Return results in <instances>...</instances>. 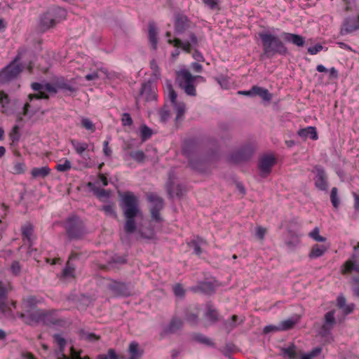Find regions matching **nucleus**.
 <instances>
[{
  "instance_id": "052dcab7",
  "label": "nucleus",
  "mask_w": 359,
  "mask_h": 359,
  "mask_svg": "<svg viewBox=\"0 0 359 359\" xmlns=\"http://www.w3.org/2000/svg\"><path fill=\"white\" fill-rule=\"evenodd\" d=\"M81 126L88 130L94 132L95 126L88 118H83L81 119Z\"/></svg>"
},
{
  "instance_id": "774afa93",
  "label": "nucleus",
  "mask_w": 359,
  "mask_h": 359,
  "mask_svg": "<svg viewBox=\"0 0 359 359\" xmlns=\"http://www.w3.org/2000/svg\"><path fill=\"white\" fill-rule=\"evenodd\" d=\"M173 292L176 297H183L185 294V290L181 284H176L173 287Z\"/></svg>"
},
{
  "instance_id": "9b49d317",
  "label": "nucleus",
  "mask_w": 359,
  "mask_h": 359,
  "mask_svg": "<svg viewBox=\"0 0 359 359\" xmlns=\"http://www.w3.org/2000/svg\"><path fill=\"white\" fill-rule=\"evenodd\" d=\"M108 288L117 297H129L133 291V285L130 283L116 280H112Z\"/></svg>"
},
{
  "instance_id": "412c9836",
  "label": "nucleus",
  "mask_w": 359,
  "mask_h": 359,
  "mask_svg": "<svg viewBox=\"0 0 359 359\" xmlns=\"http://www.w3.org/2000/svg\"><path fill=\"white\" fill-rule=\"evenodd\" d=\"M53 337L54 341L58 345V349L55 351L56 359H65L67 357L65 354V348L67 344L66 339L60 334H55Z\"/></svg>"
},
{
  "instance_id": "f8f14e48",
  "label": "nucleus",
  "mask_w": 359,
  "mask_h": 359,
  "mask_svg": "<svg viewBox=\"0 0 359 359\" xmlns=\"http://www.w3.org/2000/svg\"><path fill=\"white\" fill-rule=\"evenodd\" d=\"M19 65H9L0 71V84H5L14 79L22 72Z\"/></svg>"
},
{
  "instance_id": "864d4df0",
  "label": "nucleus",
  "mask_w": 359,
  "mask_h": 359,
  "mask_svg": "<svg viewBox=\"0 0 359 359\" xmlns=\"http://www.w3.org/2000/svg\"><path fill=\"white\" fill-rule=\"evenodd\" d=\"M185 320L188 323L191 325L195 326L198 325V316L197 314L194 313H186Z\"/></svg>"
},
{
  "instance_id": "f03ea898",
  "label": "nucleus",
  "mask_w": 359,
  "mask_h": 359,
  "mask_svg": "<svg viewBox=\"0 0 359 359\" xmlns=\"http://www.w3.org/2000/svg\"><path fill=\"white\" fill-rule=\"evenodd\" d=\"M259 37L263 50L261 55L262 59L271 58L276 55L285 56L289 53L287 48L278 36L263 32L259 33Z\"/></svg>"
},
{
  "instance_id": "680f3d73",
  "label": "nucleus",
  "mask_w": 359,
  "mask_h": 359,
  "mask_svg": "<svg viewBox=\"0 0 359 359\" xmlns=\"http://www.w3.org/2000/svg\"><path fill=\"white\" fill-rule=\"evenodd\" d=\"M22 266L18 261H13L11 266V271L15 276L20 275Z\"/></svg>"
},
{
  "instance_id": "393cba45",
  "label": "nucleus",
  "mask_w": 359,
  "mask_h": 359,
  "mask_svg": "<svg viewBox=\"0 0 359 359\" xmlns=\"http://www.w3.org/2000/svg\"><path fill=\"white\" fill-rule=\"evenodd\" d=\"M297 135L303 139H306L308 137L312 140H317L318 139L317 130L314 126H308L306 128L299 129L297 131Z\"/></svg>"
},
{
  "instance_id": "6e6d98bb",
  "label": "nucleus",
  "mask_w": 359,
  "mask_h": 359,
  "mask_svg": "<svg viewBox=\"0 0 359 359\" xmlns=\"http://www.w3.org/2000/svg\"><path fill=\"white\" fill-rule=\"evenodd\" d=\"M8 297V290L5 285L0 282V305L6 304Z\"/></svg>"
},
{
  "instance_id": "c85d7f7f",
  "label": "nucleus",
  "mask_w": 359,
  "mask_h": 359,
  "mask_svg": "<svg viewBox=\"0 0 359 359\" xmlns=\"http://www.w3.org/2000/svg\"><path fill=\"white\" fill-rule=\"evenodd\" d=\"M87 187L90 189V190L98 198H108L111 196V191L106 190L104 189H100L99 187H95V184L93 182H88L87 184Z\"/></svg>"
},
{
  "instance_id": "423d86ee",
  "label": "nucleus",
  "mask_w": 359,
  "mask_h": 359,
  "mask_svg": "<svg viewBox=\"0 0 359 359\" xmlns=\"http://www.w3.org/2000/svg\"><path fill=\"white\" fill-rule=\"evenodd\" d=\"M147 201L151 203L149 212L151 220L156 223L162 222L163 219L160 212L164 208L163 199L154 193H150L147 195Z\"/></svg>"
},
{
  "instance_id": "603ef678",
  "label": "nucleus",
  "mask_w": 359,
  "mask_h": 359,
  "mask_svg": "<svg viewBox=\"0 0 359 359\" xmlns=\"http://www.w3.org/2000/svg\"><path fill=\"white\" fill-rule=\"evenodd\" d=\"M80 335L81 339L88 341H95L99 339V337H97L95 334L86 332L84 330L81 331Z\"/></svg>"
},
{
  "instance_id": "72a5a7b5",
  "label": "nucleus",
  "mask_w": 359,
  "mask_h": 359,
  "mask_svg": "<svg viewBox=\"0 0 359 359\" xmlns=\"http://www.w3.org/2000/svg\"><path fill=\"white\" fill-rule=\"evenodd\" d=\"M22 236L24 240H27L32 245V236L34 232V226L31 223H27L21 227Z\"/></svg>"
},
{
  "instance_id": "49530a36",
  "label": "nucleus",
  "mask_w": 359,
  "mask_h": 359,
  "mask_svg": "<svg viewBox=\"0 0 359 359\" xmlns=\"http://www.w3.org/2000/svg\"><path fill=\"white\" fill-rule=\"evenodd\" d=\"M330 201L333 207L337 209L340 205V201L338 197V189L337 187H333L330 192Z\"/></svg>"
},
{
  "instance_id": "8fccbe9b",
  "label": "nucleus",
  "mask_w": 359,
  "mask_h": 359,
  "mask_svg": "<svg viewBox=\"0 0 359 359\" xmlns=\"http://www.w3.org/2000/svg\"><path fill=\"white\" fill-rule=\"evenodd\" d=\"M345 4V11L347 12L357 11L359 8L356 0H343Z\"/></svg>"
},
{
  "instance_id": "4468645a",
  "label": "nucleus",
  "mask_w": 359,
  "mask_h": 359,
  "mask_svg": "<svg viewBox=\"0 0 359 359\" xmlns=\"http://www.w3.org/2000/svg\"><path fill=\"white\" fill-rule=\"evenodd\" d=\"M276 159L273 155L263 156L258 163V168L262 177H266L271 172L272 167L276 164Z\"/></svg>"
},
{
  "instance_id": "9d476101",
  "label": "nucleus",
  "mask_w": 359,
  "mask_h": 359,
  "mask_svg": "<svg viewBox=\"0 0 359 359\" xmlns=\"http://www.w3.org/2000/svg\"><path fill=\"white\" fill-rule=\"evenodd\" d=\"M189 36V41H182L178 38H175L174 39H169L168 43L176 48H181L182 50L187 53H191L192 48L198 45V40L194 32H190Z\"/></svg>"
},
{
  "instance_id": "473e14b6",
  "label": "nucleus",
  "mask_w": 359,
  "mask_h": 359,
  "mask_svg": "<svg viewBox=\"0 0 359 359\" xmlns=\"http://www.w3.org/2000/svg\"><path fill=\"white\" fill-rule=\"evenodd\" d=\"M205 318L209 321L210 325L215 324L219 320L218 311L211 306H208L205 313Z\"/></svg>"
},
{
  "instance_id": "7c9ffc66",
  "label": "nucleus",
  "mask_w": 359,
  "mask_h": 359,
  "mask_svg": "<svg viewBox=\"0 0 359 359\" xmlns=\"http://www.w3.org/2000/svg\"><path fill=\"white\" fill-rule=\"evenodd\" d=\"M327 248L324 245H318L315 244L313 245L309 257L311 259H316L324 255V253L327 251Z\"/></svg>"
},
{
  "instance_id": "0eeeda50",
  "label": "nucleus",
  "mask_w": 359,
  "mask_h": 359,
  "mask_svg": "<svg viewBox=\"0 0 359 359\" xmlns=\"http://www.w3.org/2000/svg\"><path fill=\"white\" fill-rule=\"evenodd\" d=\"M180 75L183 79V81L180 82V87L184 90L187 95L189 96H196V90L194 85L196 79H198L205 81L204 77L201 76H193L188 70L183 69L180 72Z\"/></svg>"
},
{
  "instance_id": "f704fd0d",
  "label": "nucleus",
  "mask_w": 359,
  "mask_h": 359,
  "mask_svg": "<svg viewBox=\"0 0 359 359\" xmlns=\"http://www.w3.org/2000/svg\"><path fill=\"white\" fill-rule=\"evenodd\" d=\"M71 144L76 154L80 156H83V152L88 148V144L86 142H79L76 140H72Z\"/></svg>"
},
{
  "instance_id": "a211bd4d",
  "label": "nucleus",
  "mask_w": 359,
  "mask_h": 359,
  "mask_svg": "<svg viewBox=\"0 0 359 359\" xmlns=\"http://www.w3.org/2000/svg\"><path fill=\"white\" fill-rule=\"evenodd\" d=\"M41 311L37 309L33 311H28L27 313H18V317L29 325H34L40 323Z\"/></svg>"
},
{
  "instance_id": "ea45409f",
  "label": "nucleus",
  "mask_w": 359,
  "mask_h": 359,
  "mask_svg": "<svg viewBox=\"0 0 359 359\" xmlns=\"http://www.w3.org/2000/svg\"><path fill=\"white\" fill-rule=\"evenodd\" d=\"M166 90L168 93V97L170 99L172 105H176L177 103V93L172 88V85L170 81H166Z\"/></svg>"
},
{
  "instance_id": "6ab92c4d",
  "label": "nucleus",
  "mask_w": 359,
  "mask_h": 359,
  "mask_svg": "<svg viewBox=\"0 0 359 359\" xmlns=\"http://www.w3.org/2000/svg\"><path fill=\"white\" fill-rule=\"evenodd\" d=\"M335 311H330L325 314L324 323L321 327L322 335H327L336 324Z\"/></svg>"
},
{
  "instance_id": "c03bdc74",
  "label": "nucleus",
  "mask_w": 359,
  "mask_h": 359,
  "mask_svg": "<svg viewBox=\"0 0 359 359\" xmlns=\"http://www.w3.org/2000/svg\"><path fill=\"white\" fill-rule=\"evenodd\" d=\"M0 312H1L2 315L6 318L11 320H15V317L12 310L7 306L6 303L0 305Z\"/></svg>"
},
{
  "instance_id": "69168bd1",
  "label": "nucleus",
  "mask_w": 359,
  "mask_h": 359,
  "mask_svg": "<svg viewBox=\"0 0 359 359\" xmlns=\"http://www.w3.org/2000/svg\"><path fill=\"white\" fill-rule=\"evenodd\" d=\"M121 122L123 126H130L133 123V118L128 113L123 114Z\"/></svg>"
},
{
  "instance_id": "4c0bfd02",
  "label": "nucleus",
  "mask_w": 359,
  "mask_h": 359,
  "mask_svg": "<svg viewBox=\"0 0 359 359\" xmlns=\"http://www.w3.org/2000/svg\"><path fill=\"white\" fill-rule=\"evenodd\" d=\"M192 337L193 339L199 344H205L208 346H215V343L212 341L211 339H210L209 338H208L201 333H194Z\"/></svg>"
},
{
  "instance_id": "09e8293b",
  "label": "nucleus",
  "mask_w": 359,
  "mask_h": 359,
  "mask_svg": "<svg viewBox=\"0 0 359 359\" xmlns=\"http://www.w3.org/2000/svg\"><path fill=\"white\" fill-rule=\"evenodd\" d=\"M158 114L160 117V122L165 123L170 118V111L167 106H164L162 109H160Z\"/></svg>"
},
{
  "instance_id": "cd10ccee",
  "label": "nucleus",
  "mask_w": 359,
  "mask_h": 359,
  "mask_svg": "<svg viewBox=\"0 0 359 359\" xmlns=\"http://www.w3.org/2000/svg\"><path fill=\"white\" fill-rule=\"evenodd\" d=\"M55 85L57 87L58 89L62 90L63 92H69L73 93L76 90V88H75L73 85H72L67 79L63 77L57 79Z\"/></svg>"
},
{
  "instance_id": "dca6fc26",
  "label": "nucleus",
  "mask_w": 359,
  "mask_h": 359,
  "mask_svg": "<svg viewBox=\"0 0 359 359\" xmlns=\"http://www.w3.org/2000/svg\"><path fill=\"white\" fill-rule=\"evenodd\" d=\"M183 321L178 317L174 316L171 318L169 323L164 326L160 333L161 338H163L167 335L175 334L183 327Z\"/></svg>"
},
{
  "instance_id": "79ce46f5",
  "label": "nucleus",
  "mask_w": 359,
  "mask_h": 359,
  "mask_svg": "<svg viewBox=\"0 0 359 359\" xmlns=\"http://www.w3.org/2000/svg\"><path fill=\"white\" fill-rule=\"evenodd\" d=\"M153 131L147 125L143 124L140 127V137L142 141H147L152 136Z\"/></svg>"
},
{
  "instance_id": "39448f33",
  "label": "nucleus",
  "mask_w": 359,
  "mask_h": 359,
  "mask_svg": "<svg viewBox=\"0 0 359 359\" xmlns=\"http://www.w3.org/2000/svg\"><path fill=\"white\" fill-rule=\"evenodd\" d=\"M65 229L69 240H79L86 233L83 222L77 217L67 219Z\"/></svg>"
},
{
  "instance_id": "2eb2a0df",
  "label": "nucleus",
  "mask_w": 359,
  "mask_h": 359,
  "mask_svg": "<svg viewBox=\"0 0 359 359\" xmlns=\"http://www.w3.org/2000/svg\"><path fill=\"white\" fill-rule=\"evenodd\" d=\"M359 29V15L357 17H346L343 20L340 34L346 35Z\"/></svg>"
},
{
  "instance_id": "6e6552de",
  "label": "nucleus",
  "mask_w": 359,
  "mask_h": 359,
  "mask_svg": "<svg viewBox=\"0 0 359 359\" xmlns=\"http://www.w3.org/2000/svg\"><path fill=\"white\" fill-rule=\"evenodd\" d=\"M254 152L255 147L252 144H245L230 154L229 161L236 164L248 161L253 156Z\"/></svg>"
},
{
  "instance_id": "1a4fd4ad",
  "label": "nucleus",
  "mask_w": 359,
  "mask_h": 359,
  "mask_svg": "<svg viewBox=\"0 0 359 359\" xmlns=\"http://www.w3.org/2000/svg\"><path fill=\"white\" fill-rule=\"evenodd\" d=\"M144 96L147 102L155 101L157 99L156 85L152 79H149L142 83L139 95L136 97V102L140 97Z\"/></svg>"
},
{
  "instance_id": "20e7f679",
  "label": "nucleus",
  "mask_w": 359,
  "mask_h": 359,
  "mask_svg": "<svg viewBox=\"0 0 359 359\" xmlns=\"http://www.w3.org/2000/svg\"><path fill=\"white\" fill-rule=\"evenodd\" d=\"M31 88L36 92L34 94H29L28 95V100L32 102L34 99L36 100H48L49 95L47 93H56L57 92V87L54 84L52 85L50 83H39L33 82L31 83Z\"/></svg>"
},
{
  "instance_id": "c756f323",
  "label": "nucleus",
  "mask_w": 359,
  "mask_h": 359,
  "mask_svg": "<svg viewBox=\"0 0 359 359\" xmlns=\"http://www.w3.org/2000/svg\"><path fill=\"white\" fill-rule=\"evenodd\" d=\"M128 352L130 355L128 359H137L143 353V351L139 348V344L135 341L130 343Z\"/></svg>"
},
{
  "instance_id": "a18cd8bd",
  "label": "nucleus",
  "mask_w": 359,
  "mask_h": 359,
  "mask_svg": "<svg viewBox=\"0 0 359 359\" xmlns=\"http://www.w3.org/2000/svg\"><path fill=\"white\" fill-rule=\"evenodd\" d=\"M129 156L137 163H143L146 158L144 153L141 150L132 151Z\"/></svg>"
},
{
  "instance_id": "a19ab883",
  "label": "nucleus",
  "mask_w": 359,
  "mask_h": 359,
  "mask_svg": "<svg viewBox=\"0 0 359 359\" xmlns=\"http://www.w3.org/2000/svg\"><path fill=\"white\" fill-rule=\"evenodd\" d=\"M297 323V320L293 318H288L281 321L279 323L280 331H287L291 330Z\"/></svg>"
},
{
  "instance_id": "5701e85b",
  "label": "nucleus",
  "mask_w": 359,
  "mask_h": 359,
  "mask_svg": "<svg viewBox=\"0 0 359 359\" xmlns=\"http://www.w3.org/2000/svg\"><path fill=\"white\" fill-rule=\"evenodd\" d=\"M40 322L45 325H62L63 320L55 318L52 313L41 311Z\"/></svg>"
},
{
  "instance_id": "338daca9",
  "label": "nucleus",
  "mask_w": 359,
  "mask_h": 359,
  "mask_svg": "<svg viewBox=\"0 0 359 359\" xmlns=\"http://www.w3.org/2000/svg\"><path fill=\"white\" fill-rule=\"evenodd\" d=\"M346 271L348 272H351L352 271H355L359 273V263L357 262H346Z\"/></svg>"
},
{
  "instance_id": "4be33fe9",
  "label": "nucleus",
  "mask_w": 359,
  "mask_h": 359,
  "mask_svg": "<svg viewBox=\"0 0 359 359\" xmlns=\"http://www.w3.org/2000/svg\"><path fill=\"white\" fill-rule=\"evenodd\" d=\"M198 149L197 142L194 139H189L184 142L182 154L187 158L192 157Z\"/></svg>"
},
{
  "instance_id": "5fc2aeb1",
  "label": "nucleus",
  "mask_w": 359,
  "mask_h": 359,
  "mask_svg": "<svg viewBox=\"0 0 359 359\" xmlns=\"http://www.w3.org/2000/svg\"><path fill=\"white\" fill-rule=\"evenodd\" d=\"M71 168H72V163H71L70 161H69L67 158H65L64 160L63 163L57 164L55 166V169L59 172H66V171L70 170Z\"/></svg>"
},
{
  "instance_id": "aec40b11",
  "label": "nucleus",
  "mask_w": 359,
  "mask_h": 359,
  "mask_svg": "<svg viewBox=\"0 0 359 359\" xmlns=\"http://www.w3.org/2000/svg\"><path fill=\"white\" fill-rule=\"evenodd\" d=\"M280 36L285 42L291 43L298 47H303L305 44L304 37L297 34L283 32Z\"/></svg>"
},
{
  "instance_id": "13d9d810",
  "label": "nucleus",
  "mask_w": 359,
  "mask_h": 359,
  "mask_svg": "<svg viewBox=\"0 0 359 359\" xmlns=\"http://www.w3.org/2000/svg\"><path fill=\"white\" fill-rule=\"evenodd\" d=\"M102 210H103L107 215L112 216L114 218L117 217V214L116 212L115 211L113 204H107L103 205L102 208Z\"/></svg>"
},
{
  "instance_id": "2f4dec72",
  "label": "nucleus",
  "mask_w": 359,
  "mask_h": 359,
  "mask_svg": "<svg viewBox=\"0 0 359 359\" xmlns=\"http://www.w3.org/2000/svg\"><path fill=\"white\" fill-rule=\"evenodd\" d=\"M50 173V169L48 166H43L41 168H34L31 170V175L34 178H45Z\"/></svg>"
},
{
  "instance_id": "f3484780",
  "label": "nucleus",
  "mask_w": 359,
  "mask_h": 359,
  "mask_svg": "<svg viewBox=\"0 0 359 359\" xmlns=\"http://www.w3.org/2000/svg\"><path fill=\"white\" fill-rule=\"evenodd\" d=\"M315 170L316 172L314 177L316 187L320 191H327L328 182L325 169L321 165H316Z\"/></svg>"
},
{
  "instance_id": "a878e982",
  "label": "nucleus",
  "mask_w": 359,
  "mask_h": 359,
  "mask_svg": "<svg viewBox=\"0 0 359 359\" xmlns=\"http://www.w3.org/2000/svg\"><path fill=\"white\" fill-rule=\"evenodd\" d=\"M195 292H200L205 294H211L215 292V287L213 283L210 281H204L199 283L193 288Z\"/></svg>"
},
{
  "instance_id": "4d7b16f0",
  "label": "nucleus",
  "mask_w": 359,
  "mask_h": 359,
  "mask_svg": "<svg viewBox=\"0 0 359 359\" xmlns=\"http://www.w3.org/2000/svg\"><path fill=\"white\" fill-rule=\"evenodd\" d=\"M150 68L153 72V76L156 79H159L161 76L160 68L155 59H153L149 62Z\"/></svg>"
},
{
  "instance_id": "c9c22d12",
  "label": "nucleus",
  "mask_w": 359,
  "mask_h": 359,
  "mask_svg": "<svg viewBox=\"0 0 359 359\" xmlns=\"http://www.w3.org/2000/svg\"><path fill=\"white\" fill-rule=\"evenodd\" d=\"M283 355L290 359H296L297 353L296 352V346L294 343L290 344L287 347L281 349Z\"/></svg>"
},
{
  "instance_id": "de8ad7c7",
  "label": "nucleus",
  "mask_w": 359,
  "mask_h": 359,
  "mask_svg": "<svg viewBox=\"0 0 359 359\" xmlns=\"http://www.w3.org/2000/svg\"><path fill=\"white\" fill-rule=\"evenodd\" d=\"M189 165L193 170L198 171L203 170V163L201 160L193 157L189 158Z\"/></svg>"
},
{
  "instance_id": "7ed1b4c3",
  "label": "nucleus",
  "mask_w": 359,
  "mask_h": 359,
  "mask_svg": "<svg viewBox=\"0 0 359 359\" xmlns=\"http://www.w3.org/2000/svg\"><path fill=\"white\" fill-rule=\"evenodd\" d=\"M67 11L59 6H51L39 17V27L41 31L45 32L48 29L55 27L57 23L65 19Z\"/></svg>"
},
{
  "instance_id": "f257e3e1",
  "label": "nucleus",
  "mask_w": 359,
  "mask_h": 359,
  "mask_svg": "<svg viewBox=\"0 0 359 359\" xmlns=\"http://www.w3.org/2000/svg\"><path fill=\"white\" fill-rule=\"evenodd\" d=\"M119 196L121 198L120 207L126 219L123 226L124 231L127 234H131L137 229L135 217L142 214L139 208V199L131 191H126L123 194L119 193Z\"/></svg>"
},
{
  "instance_id": "58836bf2",
  "label": "nucleus",
  "mask_w": 359,
  "mask_h": 359,
  "mask_svg": "<svg viewBox=\"0 0 359 359\" xmlns=\"http://www.w3.org/2000/svg\"><path fill=\"white\" fill-rule=\"evenodd\" d=\"M238 316L233 315L231 318L223 320V326L227 332H230L233 329L237 326Z\"/></svg>"
},
{
  "instance_id": "37998d69",
  "label": "nucleus",
  "mask_w": 359,
  "mask_h": 359,
  "mask_svg": "<svg viewBox=\"0 0 359 359\" xmlns=\"http://www.w3.org/2000/svg\"><path fill=\"white\" fill-rule=\"evenodd\" d=\"M121 356L117 354L114 348L108 349L107 353L99 354L97 356V359H121Z\"/></svg>"
},
{
  "instance_id": "0e129e2a",
  "label": "nucleus",
  "mask_w": 359,
  "mask_h": 359,
  "mask_svg": "<svg viewBox=\"0 0 359 359\" xmlns=\"http://www.w3.org/2000/svg\"><path fill=\"white\" fill-rule=\"evenodd\" d=\"M10 102V99L8 95L5 93L4 91H0V105L3 108L7 107L8 104Z\"/></svg>"
},
{
  "instance_id": "ddd939ff",
  "label": "nucleus",
  "mask_w": 359,
  "mask_h": 359,
  "mask_svg": "<svg viewBox=\"0 0 359 359\" xmlns=\"http://www.w3.org/2000/svg\"><path fill=\"white\" fill-rule=\"evenodd\" d=\"M191 22L189 19L182 13H175L174 20V32L176 35H181L191 27Z\"/></svg>"
},
{
  "instance_id": "e2e57ef3",
  "label": "nucleus",
  "mask_w": 359,
  "mask_h": 359,
  "mask_svg": "<svg viewBox=\"0 0 359 359\" xmlns=\"http://www.w3.org/2000/svg\"><path fill=\"white\" fill-rule=\"evenodd\" d=\"M20 127L18 125H15L11 132L9 137L13 142H18L20 140V135L19 133Z\"/></svg>"
},
{
  "instance_id": "e433bc0d",
  "label": "nucleus",
  "mask_w": 359,
  "mask_h": 359,
  "mask_svg": "<svg viewBox=\"0 0 359 359\" xmlns=\"http://www.w3.org/2000/svg\"><path fill=\"white\" fill-rule=\"evenodd\" d=\"M204 240L200 237H197L196 239L192 240L188 243L190 248L194 249V253L197 256H200L202 253L201 245L204 243Z\"/></svg>"
},
{
  "instance_id": "b1692460",
  "label": "nucleus",
  "mask_w": 359,
  "mask_h": 359,
  "mask_svg": "<svg viewBox=\"0 0 359 359\" xmlns=\"http://www.w3.org/2000/svg\"><path fill=\"white\" fill-rule=\"evenodd\" d=\"M148 38L149 41L151 44V46L154 50L157 49L158 44V29L154 23V22H149L148 25Z\"/></svg>"
},
{
  "instance_id": "3c124183",
  "label": "nucleus",
  "mask_w": 359,
  "mask_h": 359,
  "mask_svg": "<svg viewBox=\"0 0 359 359\" xmlns=\"http://www.w3.org/2000/svg\"><path fill=\"white\" fill-rule=\"evenodd\" d=\"M320 230L318 227H315L312 231L309 233V236L317 242H325L326 238L319 234Z\"/></svg>"
},
{
  "instance_id": "bf43d9fd",
  "label": "nucleus",
  "mask_w": 359,
  "mask_h": 359,
  "mask_svg": "<svg viewBox=\"0 0 359 359\" xmlns=\"http://www.w3.org/2000/svg\"><path fill=\"white\" fill-rule=\"evenodd\" d=\"M351 289L355 296L359 297V276H353L351 279Z\"/></svg>"
},
{
  "instance_id": "bb28decb",
  "label": "nucleus",
  "mask_w": 359,
  "mask_h": 359,
  "mask_svg": "<svg viewBox=\"0 0 359 359\" xmlns=\"http://www.w3.org/2000/svg\"><path fill=\"white\" fill-rule=\"evenodd\" d=\"M252 93L253 97L257 95L262 97V99L265 102H270L272 99V95L266 88L258 86H252Z\"/></svg>"
}]
</instances>
